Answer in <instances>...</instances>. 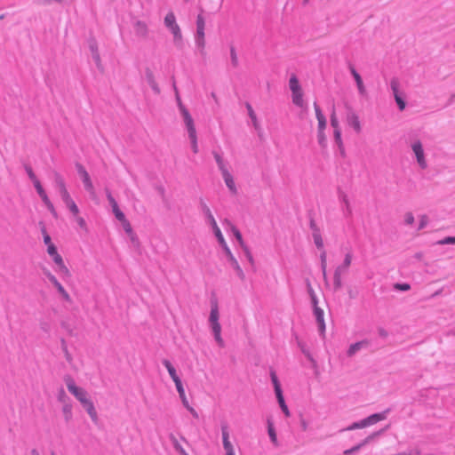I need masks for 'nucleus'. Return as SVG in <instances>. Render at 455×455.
I'll return each mask as SVG.
<instances>
[{"label": "nucleus", "mask_w": 455, "mask_h": 455, "mask_svg": "<svg viewBox=\"0 0 455 455\" xmlns=\"http://www.w3.org/2000/svg\"><path fill=\"white\" fill-rule=\"evenodd\" d=\"M55 183L59 188L61 198L66 204L67 207L69 209V211L73 213L75 217H77L79 215V209L71 198L62 177L58 173L55 174Z\"/></svg>", "instance_id": "f03ea898"}, {"label": "nucleus", "mask_w": 455, "mask_h": 455, "mask_svg": "<svg viewBox=\"0 0 455 455\" xmlns=\"http://www.w3.org/2000/svg\"><path fill=\"white\" fill-rule=\"evenodd\" d=\"M241 248L243 249V251H244L247 259L252 262L253 261V259H252V256H251V253L250 251V250L248 249V247L245 245V243L243 244V246H241Z\"/></svg>", "instance_id": "8fccbe9b"}, {"label": "nucleus", "mask_w": 455, "mask_h": 455, "mask_svg": "<svg viewBox=\"0 0 455 455\" xmlns=\"http://www.w3.org/2000/svg\"><path fill=\"white\" fill-rule=\"evenodd\" d=\"M147 77H148L149 84L152 85V87L156 90L157 87H156V84L155 77H154L152 71H150V70L147 71Z\"/></svg>", "instance_id": "4c0bfd02"}, {"label": "nucleus", "mask_w": 455, "mask_h": 455, "mask_svg": "<svg viewBox=\"0 0 455 455\" xmlns=\"http://www.w3.org/2000/svg\"><path fill=\"white\" fill-rule=\"evenodd\" d=\"M181 400H182V403L183 405L186 407V408H189V403H188V401L186 397V395L185 393H183V396H180Z\"/></svg>", "instance_id": "680f3d73"}, {"label": "nucleus", "mask_w": 455, "mask_h": 455, "mask_svg": "<svg viewBox=\"0 0 455 455\" xmlns=\"http://www.w3.org/2000/svg\"><path fill=\"white\" fill-rule=\"evenodd\" d=\"M172 442V444L175 448V450L180 452V455H188V452L184 450V448L180 445V443H179V441L177 440V438L174 436V435H171L170 436Z\"/></svg>", "instance_id": "a878e982"}, {"label": "nucleus", "mask_w": 455, "mask_h": 455, "mask_svg": "<svg viewBox=\"0 0 455 455\" xmlns=\"http://www.w3.org/2000/svg\"><path fill=\"white\" fill-rule=\"evenodd\" d=\"M404 221L407 225H412L414 223V217L412 213L407 212L404 217Z\"/></svg>", "instance_id": "c03bdc74"}, {"label": "nucleus", "mask_w": 455, "mask_h": 455, "mask_svg": "<svg viewBox=\"0 0 455 455\" xmlns=\"http://www.w3.org/2000/svg\"><path fill=\"white\" fill-rule=\"evenodd\" d=\"M71 410H72V408L70 405H66L64 407V413H65L67 419H69L71 417Z\"/></svg>", "instance_id": "bf43d9fd"}, {"label": "nucleus", "mask_w": 455, "mask_h": 455, "mask_svg": "<svg viewBox=\"0 0 455 455\" xmlns=\"http://www.w3.org/2000/svg\"><path fill=\"white\" fill-rule=\"evenodd\" d=\"M214 157H215V160H216V162L218 164V166H219L220 172H222L224 171H227L228 169H227V167H226V165L224 164V161L221 158V156L219 154L214 153Z\"/></svg>", "instance_id": "7c9ffc66"}, {"label": "nucleus", "mask_w": 455, "mask_h": 455, "mask_svg": "<svg viewBox=\"0 0 455 455\" xmlns=\"http://www.w3.org/2000/svg\"><path fill=\"white\" fill-rule=\"evenodd\" d=\"M313 237H314V242L315 243V245L317 246V248L319 249H323V238L319 233L318 230H315L313 234Z\"/></svg>", "instance_id": "cd10ccee"}, {"label": "nucleus", "mask_w": 455, "mask_h": 455, "mask_svg": "<svg viewBox=\"0 0 455 455\" xmlns=\"http://www.w3.org/2000/svg\"><path fill=\"white\" fill-rule=\"evenodd\" d=\"M108 199L112 206V209L116 206H117V203L116 201L113 198V196H111V194H108Z\"/></svg>", "instance_id": "052dcab7"}, {"label": "nucleus", "mask_w": 455, "mask_h": 455, "mask_svg": "<svg viewBox=\"0 0 455 455\" xmlns=\"http://www.w3.org/2000/svg\"><path fill=\"white\" fill-rule=\"evenodd\" d=\"M213 231H214V234H215L216 237L218 238L220 243L223 247V249L228 247L227 243H226V241H225V239H224V237H223V235H222V234H221V231H220V228L219 227H215L213 228Z\"/></svg>", "instance_id": "bb28decb"}, {"label": "nucleus", "mask_w": 455, "mask_h": 455, "mask_svg": "<svg viewBox=\"0 0 455 455\" xmlns=\"http://www.w3.org/2000/svg\"><path fill=\"white\" fill-rule=\"evenodd\" d=\"M122 223V226L124 229V231L132 237L133 238V232H132V226L130 224V222L127 220H124L123 221H121Z\"/></svg>", "instance_id": "c756f323"}, {"label": "nucleus", "mask_w": 455, "mask_h": 455, "mask_svg": "<svg viewBox=\"0 0 455 455\" xmlns=\"http://www.w3.org/2000/svg\"><path fill=\"white\" fill-rule=\"evenodd\" d=\"M350 71L355 80V83H356V85H357L360 94L365 95L366 89H365V86L363 84L361 76L358 74V72L353 67L350 68Z\"/></svg>", "instance_id": "a211bd4d"}, {"label": "nucleus", "mask_w": 455, "mask_h": 455, "mask_svg": "<svg viewBox=\"0 0 455 455\" xmlns=\"http://www.w3.org/2000/svg\"><path fill=\"white\" fill-rule=\"evenodd\" d=\"M439 244H448V243H453L455 244V236H448L444 238L443 240H441L438 242Z\"/></svg>", "instance_id": "37998d69"}, {"label": "nucleus", "mask_w": 455, "mask_h": 455, "mask_svg": "<svg viewBox=\"0 0 455 455\" xmlns=\"http://www.w3.org/2000/svg\"><path fill=\"white\" fill-rule=\"evenodd\" d=\"M314 314H315V316L316 318V321H317V323H318V327H319V331L321 332V334H324V331H325V323H324V319H323V311L317 307V304L316 305H314Z\"/></svg>", "instance_id": "4468645a"}, {"label": "nucleus", "mask_w": 455, "mask_h": 455, "mask_svg": "<svg viewBox=\"0 0 455 455\" xmlns=\"http://www.w3.org/2000/svg\"><path fill=\"white\" fill-rule=\"evenodd\" d=\"M246 108L248 109V114H249L250 117L251 118L253 124H257V117H256V115H255L251 106L249 103H247L246 104Z\"/></svg>", "instance_id": "58836bf2"}, {"label": "nucleus", "mask_w": 455, "mask_h": 455, "mask_svg": "<svg viewBox=\"0 0 455 455\" xmlns=\"http://www.w3.org/2000/svg\"><path fill=\"white\" fill-rule=\"evenodd\" d=\"M66 385L68 391L82 403L91 419L93 421H97V411L92 402L88 398L86 391L82 387H77L75 381L71 379H66Z\"/></svg>", "instance_id": "f257e3e1"}, {"label": "nucleus", "mask_w": 455, "mask_h": 455, "mask_svg": "<svg viewBox=\"0 0 455 455\" xmlns=\"http://www.w3.org/2000/svg\"><path fill=\"white\" fill-rule=\"evenodd\" d=\"M318 139H319L320 143H323L324 141L325 136H324L323 132H322V133H321V132L318 131Z\"/></svg>", "instance_id": "774afa93"}, {"label": "nucleus", "mask_w": 455, "mask_h": 455, "mask_svg": "<svg viewBox=\"0 0 455 455\" xmlns=\"http://www.w3.org/2000/svg\"><path fill=\"white\" fill-rule=\"evenodd\" d=\"M164 24L172 33L174 41L180 43L182 39V34L173 12H170L166 14L164 18Z\"/></svg>", "instance_id": "423d86ee"}, {"label": "nucleus", "mask_w": 455, "mask_h": 455, "mask_svg": "<svg viewBox=\"0 0 455 455\" xmlns=\"http://www.w3.org/2000/svg\"><path fill=\"white\" fill-rule=\"evenodd\" d=\"M368 427L367 424H366V421H365V419H363L360 422L354 423L347 429L353 430V429H355V428H363V427Z\"/></svg>", "instance_id": "f704fd0d"}, {"label": "nucleus", "mask_w": 455, "mask_h": 455, "mask_svg": "<svg viewBox=\"0 0 455 455\" xmlns=\"http://www.w3.org/2000/svg\"><path fill=\"white\" fill-rule=\"evenodd\" d=\"M275 395L278 400V403H279L280 407L286 405V403L284 402L283 395V392L275 393Z\"/></svg>", "instance_id": "49530a36"}, {"label": "nucleus", "mask_w": 455, "mask_h": 455, "mask_svg": "<svg viewBox=\"0 0 455 455\" xmlns=\"http://www.w3.org/2000/svg\"><path fill=\"white\" fill-rule=\"evenodd\" d=\"M76 219V221L77 222V224L79 225V227L84 230V231H87V225H86V222L85 220H84V218H82L81 216H77V217H75Z\"/></svg>", "instance_id": "e433bc0d"}, {"label": "nucleus", "mask_w": 455, "mask_h": 455, "mask_svg": "<svg viewBox=\"0 0 455 455\" xmlns=\"http://www.w3.org/2000/svg\"><path fill=\"white\" fill-rule=\"evenodd\" d=\"M190 413L193 415L194 418L197 419L198 418V413L195 411V409L193 407H191L189 405V408H187Z\"/></svg>", "instance_id": "69168bd1"}, {"label": "nucleus", "mask_w": 455, "mask_h": 455, "mask_svg": "<svg viewBox=\"0 0 455 455\" xmlns=\"http://www.w3.org/2000/svg\"><path fill=\"white\" fill-rule=\"evenodd\" d=\"M412 150L416 156L417 162L422 169L427 168V162L424 156V150L419 141L414 142L412 145Z\"/></svg>", "instance_id": "9d476101"}, {"label": "nucleus", "mask_w": 455, "mask_h": 455, "mask_svg": "<svg viewBox=\"0 0 455 455\" xmlns=\"http://www.w3.org/2000/svg\"><path fill=\"white\" fill-rule=\"evenodd\" d=\"M427 221H428L427 217L426 215H422L420 217V223H419V229L424 228L427 226Z\"/></svg>", "instance_id": "5fc2aeb1"}, {"label": "nucleus", "mask_w": 455, "mask_h": 455, "mask_svg": "<svg viewBox=\"0 0 455 455\" xmlns=\"http://www.w3.org/2000/svg\"><path fill=\"white\" fill-rule=\"evenodd\" d=\"M281 409L286 417H290V411H289L287 405H283V407H281Z\"/></svg>", "instance_id": "338daca9"}, {"label": "nucleus", "mask_w": 455, "mask_h": 455, "mask_svg": "<svg viewBox=\"0 0 455 455\" xmlns=\"http://www.w3.org/2000/svg\"><path fill=\"white\" fill-rule=\"evenodd\" d=\"M34 185L38 194H43V192H44L40 181L37 179H35Z\"/></svg>", "instance_id": "3c124183"}, {"label": "nucleus", "mask_w": 455, "mask_h": 455, "mask_svg": "<svg viewBox=\"0 0 455 455\" xmlns=\"http://www.w3.org/2000/svg\"><path fill=\"white\" fill-rule=\"evenodd\" d=\"M206 213H207L209 221H210L212 228H214L215 227H218L217 222L209 209L206 210Z\"/></svg>", "instance_id": "79ce46f5"}, {"label": "nucleus", "mask_w": 455, "mask_h": 455, "mask_svg": "<svg viewBox=\"0 0 455 455\" xmlns=\"http://www.w3.org/2000/svg\"><path fill=\"white\" fill-rule=\"evenodd\" d=\"M241 248L243 249V251H244L247 259L252 262L253 261V259H252V256H251V253L250 251V250L248 249V247L245 245V243L243 244V246H241Z\"/></svg>", "instance_id": "09e8293b"}, {"label": "nucleus", "mask_w": 455, "mask_h": 455, "mask_svg": "<svg viewBox=\"0 0 455 455\" xmlns=\"http://www.w3.org/2000/svg\"><path fill=\"white\" fill-rule=\"evenodd\" d=\"M47 252L50 256L52 257L58 253L57 248L55 247L54 244H51L50 246L47 247Z\"/></svg>", "instance_id": "603ef678"}, {"label": "nucleus", "mask_w": 455, "mask_h": 455, "mask_svg": "<svg viewBox=\"0 0 455 455\" xmlns=\"http://www.w3.org/2000/svg\"><path fill=\"white\" fill-rule=\"evenodd\" d=\"M394 96L400 110H403L405 108V102L403 101V100L399 96V94H395Z\"/></svg>", "instance_id": "a19ab883"}, {"label": "nucleus", "mask_w": 455, "mask_h": 455, "mask_svg": "<svg viewBox=\"0 0 455 455\" xmlns=\"http://www.w3.org/2000/svg\"><path fill=\"white\" fill-rule=\"evenodd\" d=\"M308 292L310 294V297H311V299H312V302L314 305H316L317 304V299H316V296L315 294V291L314 290L312 289V287L310 285H308Z\"/></svg>", "instance_id": "4d7b16f0"}, {"label": "nucleus", "mask_w": 455, "mask_h": 455, "mask_svg": "<svg viewBox=\"0 0 455 455\" xmlns=\"http://www.w3.org/2000/svg\"><path fill=\"white\" fill-rule=\"evenodd\" d=\"M40 197L42 198L43 202L45 204L48 210L52 212L53 216H57V212L55 211V208L53 204L51 203L49 197L47 196L45 191L43 192V194H39Z\"/></svg>", "instance_id": "393cba45"}, {"label": "nucleus", "mask_w": 455, "mask_h": 455, "mask_svg": "<svg viewBox=\"0 0 455 455\" xmlns=\"http://www.w3.org/2000/svg\"><path fill=\"white\" fill-rule=\"evenodd\" d=\"M347 121L348 124L352 126L356 132H361V124L359 117L354 111H350L347 114Z\"/></svg>", "instance_id": "dca6fc26"}, {"label": "nucleus", "mask_w": 455, "mask_h": 455, "mask_svg": "<svg viewBox=\"0 0 455 455\" xmlns=\"http://www.w3.org/2000/svg\"><path fill=\"white\" fill-rule=\"evenodd\" d=\"M204 27V19L203 15L199 14L196 18V43L202 49H204L205 45Z\"/></svg>", "instance_id": "0eeeda50"}, {"label": "nucleus", "mask_w": 455, "mask_h": 455, "mask_svg": "<svg viewBox=\"0 0 455 455\" xmlns=\"http://www.w3.org/2000/svg\"><path fill=\"white\" fill-rule=\"evenodd\" d=\"M289 87L291 91L292 102L302 108L304 106L303 92L299 84V79L295 75H291L289 80Z\"/></svg>", "instance_id": "39448f33"}, {"label": "nucleus", "mask_w": 455, "mask_h": 455, "mask_svg": "<svg viewBox=\"0 0 455 455\" xmlns=\"http://www.w3.org/2000/svg\"><path fill=\"white\" fill-rule=\"evenodd\" d=\"M45 275L47 276L48 280L52 283V284L57 289L60 296L65 299L66 301L70 300V296L67 292V291L64 289V287L61 285V283L57 280V278L49 271L45 272Z\"/></svg>", "instance_id": "1a4fd4ad"}, {"label": "nucleus", "mask_w": 455, "mask_h": 455, "mask_svg": "<svg viewBox=\"0 0 455 455\" xmlns=\"http://www.w3.org/2000/svg\"><path fill=\"white\" fill-rule=\"evenodd\" d=\"M321 265H322L323 275L325 278L326 277V252L323 250L321 253Z\"/></svg>", "instance_id": "473e14b6"}, {"label": "nucleus", "mask_w": 455, "mask_h": 455, "mask_svg": "<svg viewBox=\"0 0 455 455\" xmlns=\"http://www.w3.org/2000/svg\"><path fill=\"white\" fill-rule=\"evenodd\" d=\"M190 413L193 415L194 418L197 419L198 418V413L195 411V409L193 407H191L189 405V408H187Z\"/></svg>", "instance_id": "0e129e2a"}, {"label": "nucleus", "mask_w": 455, "mask_h": 455, "mask_svg": "<svg viewBox=\"0 0 455 455\" xmlns=\"http://www.w3.org/2000/svg\"><path fill=\"white\" fill-rule=\"evenodd\" d=\"M387 418V411L381 412V413H375L368 418L364 419L366 421L367 426L373 425L379 421L384 420Z\"/></svg>", "instance_id": "412c9836"}, {"label": "nucleus", "mask_w": 455, "mask_h": 455, "mask_svg": "<svg viewBox=\"0 0 455 455\" xmlns=\"http://www.w3.org/2000/svg\"><path fill=\"white\" fill-rule=\"evenodd\" d=\"M221 173H222V176H223V179L225 180L227 187L229 188V190L233 194H235L236 193L235 184L234 179H233L232 175L230 174V172H228V170L224 171Z\"/></svg>", "instance_id": "6ab92c4d"}, {"label": "nucleus", "mask_w": 455, "mask_h": 455, "mask_svg": "<svg viewBox=\"0 0 455 455\" xmlns=\"http://www.w3.org/2000/svg\"><path fill=\"white\" fill-rule=\"evenodd\" d=\"M369 345V342L367 340H362V341H359V342H356L355 344H352L348 350H347V355L349 356H352L354 355L357 351L364 348V347H367Z\"/></svg>", "instance_id": "aec40b11"}, {"label": "nucleus", "mask_w": 455, "mask_h": 455, "mask_svg": "<svg viewBox=\"0 0 455 455\" xmlns=\"http://www.w3.org/2000/svg\"><path fill=\"white\" fill-rule=\"evenodd\" d=\"M334 137L336 140V142L339 145H341V132L339 129H334Z\"/></svg>", "instance_id": "864d4df0"}, {"label": "nucleus", "mask_w": 455, "mask_h": 455, "mask_svg": "<svg viewBox=\"0 0 455 455\" xmlns=\"http://www.w3.org/2000/svg\"><path fill=\"white\" fill-rule=\"evenodd\" d=\"M44 242L47 245V247L50 246L51 244H53L52 243L50 235L45 232V230H44Z\"/></svg>", "instance_id": "13d9d810"}, {"label": "nucleus", "mask_w": 455, "mask_h": 455, "mask_svg": "<svg viewBox=\"0 0 455 455\" xmlns=\"http://www.w3.org/2000/svg\"><path fill=\"white\" fill-rule=\"evenodd\" d=\"M77 170H78V172H79L80 176L83 179V182L84 184V187H85L86 190H88L92 196H94L95 195V190H94V187L92 185V182L91 180V178L89 176V173L87 172V171L82 165H78L77 166Z\"/></svg>", "instance_id": "9b49d317"}, {"label": "nucleus", "mask_w": 455, "mask_h": 455, "mask_svg": "<svg viewBox=\"0 0 455 455\" xmlns=\"http://www.w3.org/2000/svg\"><path fill=\"white\" fill-rule=\"evenodd\" d=\"M314 109L318 121V131L322 132L326 128L325 116H323L320 107L315 102L314 103Z\"/></svg>", "instance_id": "2eb2a0df"}, {"label": "nucleus", "mask_w": 455, "mask_h": 455, "mask_svg": "<svg viewBox=\"0 0 455 455\" xmlns=\"http://www.w3.org/2000/svg\"><path fill=\"white\" fill-rule=\"evenodd\" d=\"M231 265L233 266V267L235 269L237 275L240 276V277H243V272L241 268V267L239 266L237 260L235 259V258L233 256L230 249L228 247L225 248L224 249Z\"/></svg>", "instance_id": "f3484780"}, {"label": "nucleus", "mask_w": 455, "mask_h": 455, "mask_svg": "<svg viewBox=\"0 0 455 455\" xmlns=\"http://www.w3.org/2000/svg\"><path fill=\"white\" fill-rule=\"evenodd\" d=\"M271 379H272V382H273V385L275 387V393L282 392L280 382H279L277 376L275 375V372H272Z\"/></svg>", "instance_id": "c85d7f7f"}, {"label": "nucleus", "mask_w": 455, "mask_h": 455, "mask_svg": "<svg viewBox=\"0 0 455 455\" xmlns=\"http://www.w3.org/2000/svg\"><path fill=\"white\" fill-rule=\"evenodd\" d=\"M268 434H269V436H270L271 440L274 443H275L276 442V435H275L274 427H273V426L271 424L268 426Z\"/></svg>", "instance_id": "a18cd8bd"}, {"label": "nucleus", "mask_w": 455, "mask_h": 455, "mask_svg": "<svg viewBox=\"0 0 455 455\" xmlns=\"http://www.w3.org/2000/svg\"><path fill=\"white\" fill-rule=\"evenodd\" d=\"M367 443V440H364L362 443L349 449V450H346L344 451V454L345 455H351L352 453L357 451L363 445H364L365 443Z\"/></svg>", "instance_id": "c9c22d12"}, {"label": "nucleus", "mask_w": 455, "mask_h": 455, "mask_svg": "<svg viewBox=\"0 0 455 455\" xmlns=\"http://www.w3.org/2000/svg\"><path fill=\"white\" fill-rule=\"evenodd\" d=\"M352 262V255L350 253H347L345 256L344 262L341 266L338 267L335 271V280L339 283V277L341 273L345 272L351 265Z\"/></svg>", "instance_id": "ddd939ff"}, {"label": "nucleus", "mask_w": 455, "mask_h": 455, "mask_svg": "<svg viewBox=\"0 0 455 455\" xmlns=\"http://www.w3.org/2000/svg\"><path fill=\"white\" fill-rule=\"evenodd\" d=\"M52 259L54 263L57 265V271L63 278H70L71 273L68 267L65 265L64 260L62 257L57 253L54 256H52Z\"/></svg>", "instance_id": "6e6552de"}, {"label": "nucleus", "mask_w": 455, "mask_h": 455, "mask_svg": "<svg viewBox=\"0 0 455 455\" xmlns=\"http://www.w3.org/2000/svg\"><path fill=\"white\" fill-rule=\"evenodd\" d=\"M225 223L230 228L232 233L235 236L236 240L238 241L240 246H243L244 242L243 240L242 235L240 231L228 220H225Z\"/></svg>", "instance_id": "b1692460"}, {"label": "nucleus", "mask_w": 455, "mask_h": 455, "mask_svg": "<svg viewBox=\"0 0 455 455\" xmlns=\"http://www.w3.org/2000/svg\"><path fill=\"white\" fill-rule=\"evenodd\" d=\"M275 395L278 400V403H279L280 407L286 405V403L284 402L283 395V392L275 393Z\"/></svg>", "instance_id": "de8ad7c7"}, {"label": "nucleus", "mask_w": 455, "mask_h": 455, "mask_svg": "<svg viewBox=\"0 0 455 455\" xmlns=\"http://www.w3.org/2000/svg\"><path fill=\"white\" fill-rule=\"evenodd\" d=\"M135 32L141 37H146L148 33V26L145 22L137 21L135 24Z\"/></svg>", "instance_id": "4be33fe9"}, {"label": "nucleus", "mask_w": 455, "mask_h": 455, "mask_svg": "<svg viewBox=\"0 0 455 455\" xmlns=\"http://www.w3.org/2000/svg\"><path fill=\"white\" fill-rule=\"evenodd\" d=\"M113 212L116 216V218L121 222L124 220H126L124 214L120 211L118 205L113 208Z\"/></svg>", "instance_id": "72a5a7b5"}, {"label": "nucleus", "mask_w": 455, "mask_h": 455, "mask_svg": "<svg viewBox=\"0 0 455 455\" xmlns=\"http://www.w3.org/2000/svg\"><path fill=\"white\" fill-rule=\"evenodd\" d=\"M230 57L233 67L236 68L238 66V57L234 47L230 49Z\"/></svg>", "instance_id": "2f4dec72"}, {"label": "nucleus", "mask_w": 455, "mask_h": 455, "mask_svg": "<svg viewBox=\"0 0 455 455\" xmlns=\"http://www.w3.org/2000/svg\"><path fill=\"white\" fill-rule=\"evenodd\" d=\"M170 375L174 381L177 390L179 392L180 396H183V393H185V390L183 388L182 383L180 379L177 376L176 371H169Z\"/></svg>", "instance_id": "5701e85b"}, {"label": "nucleus", "mask_w": 455, "mask_h": 455, "mask_svg": "<svg viewBox=\"0 0 455 455\" xmlns=\"http://www.w3.org/2000/svg\"><path fill=\"white\" fill-rule=\"evenodd\" d=\"M219 307L217 301L212 302L211 314L209 317V321L212 325V331L214 333V338L220 347H224V340L221 338V326L219 323Z\"/></svg>", "instance_id": "7ed1b4c3"}, {"label": "nucleus", "mask_w": 455, "mask_h": 455, "mask_svg": "<svg viewBox=\"0 0 455 455\" xmlns=\"http://www.w3.org/2000/svg\"><path fill=\"white\" fill-rule=\"evenodd\" d=\"M396 287L399 288L400 290H403V291H407V290L410 289V285L407 284V283L397 284Z\"/></svg>", "instance_id": "e2e57ef3"}, {"label": "nucleus", "mask_w": 455, "mask_h": 455, "mask_svg": "<svg viewBox=\"0 0 455 455\" xmlns=\"http://www.w3.org/2000/svg\"><path fill=\"white\" fill-rule=\"evenodd\" d=\"M331 126L334 128V129H339V122H338V118L336 116V113L335 111L333 110V112L331 113Z\"/></svg>", "instance_id": "ea45409f"}, {"label": "nucleus", "mask_w": 455, "mask_h": 455, "mask_svg": "<svg viewBox=\"0 0 455 455\" xmlns=\"http://www.w3.org/2000/svg\"><path fill=\"white\" fill-rule=\"evenodd\" d=\"M223 447L226 451V455H235L234 447L229 441V433L227 426L221 427Z\"/></svg>", "instance_id": "f8f14e48"}, {"label": "nucleus", "mask_w": 455, "mask_h": 455, "mask_svg": "<svg viewBox=\"0 0 455 455\" xmlns=\"http://www.w3.org/2000/svg\"><path fill=\"white\" fill-rule=\"evenodd\" d=\"M398 81L397 80H392L391 81V88L394 92V95L398 94Z\"/></svg>", "instance_id": "6e6d98bb"}, {"label": "nucleus", "mask_w": 455, "mask_h": 455, "mask_svg": "<svg viewBox=\"0 0 455 455\" xmlns=\"http://www.w3.org/2000/svg\"><path fill=\"white\" fill-rule=\"evenodd\" d=\"M180 108L181 114L183 116L186 126L188 128L189 139H190L191 144H192L193 152L195 154H196L198 152V146H197L196 131V127L194 125L193 119H192L190 114L188 113V111L187 110V108L181 103H180Z\"/></svg>", "instance_id": "20e7f679"}]
</instances>
